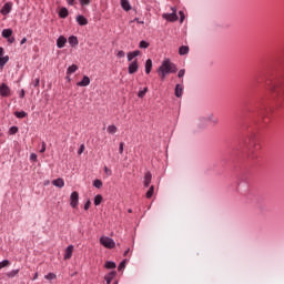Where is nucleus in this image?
Wrapping results in <instances>:
<instances>
[{
    "instance_id": "obj_21",
    "label": "nucleus",
    "mask_w": 284,
    "mask_h": 284,
    "mask_svg": "<svg viewBox=\"0 0 284 284\" xmlns=\"http://www.w3.org/2000/svg\"><path fill=\"white\" fill-rule=\"evenodd\" d=\"M79 70V67L77 64H72L71 67L68 68L67 74H74Z\"/></svg>"
},
{
    "instance_id": "obj_25",
    "label": "nucleus",
    "mask_w": 284,
    "mask_h": 284,
    "mask_svg": "<svg viewBox=\"0 0 284 284\" xmlns=\"http://www.w3.org/2000/svg\"><path fill=\"white\" fill-rule=\"evenodd\" d=\"M106 130L109 134H116L119 129L116 128V125L112 124V125H109Z\"/></svg>"
},
{
    "instance_id": "obj_58",
    "label": "nucleus",
    "mask_w": 284,
    "mask_h": 284,
    "mask_svg": "<svg viewBox=\"0 0 284 284\" xmlns=\"http://www.w3.org/2000/svg\"><path fill=\"white\" fill-rule=\"evenodd\" d=\"M0 57H3V48L0 47Z\"/></svg>"
},
{
    "instance_id": "obj_39",
    "label": "nucleus",
    "mask_w": 284,
    "mask_h": 284,
    "mask_svg": "<svg viewBox=\"0 0 284 284\" xmlns=\"http://www.w3.org/2000/svg\"><path fill=\"white\" fill-rule=\"evenodd\" d=\"M83 152H85V144L80 145V149L78 150V154L81 155L83 154Z\"/></svg>"
},
{
    "instance_id": "obj_55",
    "label": "nucleus",
    "mask_w": 284,
    "mask_h": 284,
    "mask_svg": "<svg viewBox=\"0 0 284 284\" xmlns=\"http://www.w3.org/2000/svg\"><path fill=\"white\" fill-rule=\"evenodd\" d=\"M28 41V39H26V38H23L22 40H21V45H23V43H26Z\"/></svg>"
},
{
    "instance_id": "obj_33",
    "label": "nucleus",
    "mask_w": 284,
    "mask_h": 284,
    "mask_svg": "<svg viewBox=\"0 0 284 284\" xmlns=\"http://www.w3.org/2000/svg\"><path fill=\"white\" fill-rule=\"evenodd\" d=\"M10 261L9 260H3L0 262V270H3V267H9Z\"/></svg>"
},
{
    "instance_id": "obj_52",
    "label": "nucleus",
    "mask_w": 284,
    "mask_h": 284,
    "mask_svg": "<svg viewBox=\"0 0 284 284\" xmlns=\"http://www.w3.org/2000/svg\"><path fill=\"white\" fill-rule=\"evenodd\" d=\"M128 61H132V59H134L135 57L132 54V52L128 53Z\"/></svg>"
},
{
    "instance_id": "obj_46",
    "label": "nucleus",
    "mask_w": 284,
    "mask_h": 284,
    "mask_svg": "<svg viewBox=\"0 0 284 284\" xmlns=\"http://www.w3.org/2000/svg\"><path fill=\"white\" fill-rule=\"evenodd\" d=\"M125 268V261L121 262L120 265L118 266V270L121 272V270Z\"/></svg>"
},
{
    "instance_id": "obj_24",
    "label": "nucleus",
    "mask_w": 284,
    "mask_h": 284,
    "mask_svg": "<svg viewBox=\"0 0 284 284\" xmlns=\"http://www.w3.org/2000/svg\"><path fill=\"white\" fill-rule=\"evenodd\" d=\"M114 276H116V273H114V272L109 273V274L104 277L105 281H106V284L112 283V280L114 278Z\"/></svg>"
},
{
    "instance_id": "obj_50",
    "label": "nucleus",
    "mask_w": 284,
    "mask_h": 284,
    "mask_svg": "<svg viewBox=\"0 0 284 284\" xmlns=\"http://www.w3.org/2000/svg\"><path fill=\"white\" fill-rule=\"evenodd\" d=\"M123 145H125V143L121 142L120 146H119V153L123 154Z\"/></svg>"
},
{
    "instance_id": "obj_61",
    "label": "nucleus",
    "mask_w": 284,
    "mask_h": 284,
    "mask_svg": "<svg viewBox=\"0 0 284 284\" xmlns=\"http://www.w3.org/2000/svg\"><path fill=\"white\" fill-rule=\"evenodd\" d=\"M26 97V91H22L21 98Z\"/></svg>"
},
{
    "instance_id": "obj_4",
    "label": "nucleus",
    "mask_w": 284,
    "mask_h": 284,
    "mask_svg": "<svg viewBox=\"0 0 284 284\" xmlns=\"http://www.w3.org/2000/svg\"><path fill=\"white\" fill-rule=\"evenodd\" d=\"M172 13H163V19H165L166 21H179V16H176V9L172 8Z\"/></svg>"
},
{
    "instance_id": "obj_28",
    "label": "nucleus",
    "mask_w": 284,
    "mask_h": 284,
    "mask_svg": "<svg viewBox=\"0 0 284 284\" xmlns=\"http://www.w3.org/2000/svg\"><path fill=\"white\" fill-rule=\"evenodd\" d=\"M104 267H105L106 270H114V268L116 267V263H114V262H106V263L104 264Z\"/></svg>"
},
{
    "instance_id": "obj_12",
    "label": "nucleus",
    "mask_w": 284,
    "mask_h": 284,
    "mask_svg": "<svg viewBox=\"0 0 284 284\" xmlns=\"http://www.w3.org/2000/svg\"><path fill=\"white\" fill-rule=\"evenodd\" d=\"M151 183H152V173L148 171L144 175V187H150Z\"/></svg>"
},
{
    "instance_id": "obj_54",
    "label": "nucleus",
    "mask_w": 284,
    "mask_h": 284,
    "mask_svg": "<svg viewBox=\"0 0 284 284\" xmlns=\"http://www.w3.org/2000/svg\"><path fill=\"white\" fill-rule=\"evenodd\" d=\"M69 6H74V0H67Z\"/></svg>"
},
{
    "instance_id": "obj_44",
    "label": "nucleus",
    "mask_w": 284,
    "mask_h": 284,
    "mask_svg": "<svg viewBox=\"0 0 284 284\" xmlns=\"http://www.w3.org/2000/svg\"><path fill=\"white\" fill-rule=\"evenodd\" d=\"M104 172L106 176H112V170L108 169V166L104 168Z\"/></svg>"
},
{
    "instance_id": "obj_17",
    "label": "nucleus",
    "mask_w": 284,
    "mask_h": 284,
    "mask_svg": "<svg viewBox=\"0 0 284 284\" xmlns=\"http://www.w3.org/2000/svg\"><path fill=\"white\" fill-rule=\"evenodd\" d=\"M121 7L123 8V10H125L126 12L132 10V7L130 6V1L128 0H121Z\"/></svg>"
},
{
    "instance_id": "obj_3",
    "label": "nucleus",
    "mask_w": 284,
    "mask_h": 284,
    "mask_svg": "<svg viewBox=\"0 0 284 284\" xmlns=\"http://www.w3.org/2000/svg\"><path fill=\"white\" fill-rule=\"evenodd\" d=\"M100 243L101 245H103V247H106L108 250H114V247L116 246L114 240L108 236L100 237Z\"/></svg>"
},
{
    "instance_id": "obj_15",
    "label": "nucleus",
    "mask_w": 284,
    "mask_h": 284,
    "mask_svg": "<svg viewBox=\"0 0 284 284\" xmlns=\"http://www.w3.org/2000/svg\"><path fill=\"white\" fill-rule=\"evenodd\" d=\"M175 97H178V99H181V97H183V85H175Z\"/></svg>"
},
{
    "instance_id": "obj_56",
    "label": "nucleus",
    "mask_w": 284,
    "mask_h": 284,
    "mask_svg": "<svg viewBox=\"0 0 284 284\" xmlns=\"http://www.w3.org/2000/svg\"><path fill=\"white\" fill-rule=\"evenodd\" d=\"M37 278H39V273H36L33 276V281H37Z\"/></svg>"
},
{
    "instance_id": "obj_23",
    "label": "nucleus",
    "mask_w": 284,
    "mask_h": 284,
    "mask_svg": "<svg viewBox=\"0 0 284 284\" xmlns=\"http://www.w3.org/2000/svg\"><path fill=\"white\" fill-rule=\"evenodd\" d=\"M14 116H17V119H26V116H28V113L26 111H17L14 113Z\"/></svg>"
},
{
    "instance_id": "obj_38",
    "label": "nucleus",
    "mask_w": 284,
    "mask_h": 284,
    "mask_svg": "<svg viewBox=\"0 0 284 284\" xmlns=\"http://www.w3.org/2000/svg\"><path fill=\"white\" fill-rule=\"evenodd\" d=\"M10 134H17L19 132V128L17 126H11L9 130Z\"/></svg>"
},
{
    "instance_id": "obj_16",
    "label": "nucleus",
    "mask_w": 284,
    "mask_h": 284,
    "mask_svg": "<svg viewBox=\"0 0 284 284\" xmlns=\"http://www.w3.org/2000/svg\"><path fill=\"white\" fill-rule=\"evenodd\" d=\"M68 14H69L68 8L62 7L59 11L60 19H67Z\"/></svg>"
},
{
    "instance_id": "obj_43",
    "label": "nucleus",
    "mask_w": 284,
    "mask_h": 284,
    "mask_svg": "<svg viewBox=\"0 0 284 284\" xmlns=\"http://www.w3.org/2000/svg\"><path fill=\"white\" fill-rule=\"evenodd\" d=\"M39 83H40L39 78H37L36 80H33V82H32L33 88H39Z\"/></svg>"
},
{
    "instance_id": "obj_57",
    "label": "nucleus",
    "mask_w": 284,
    "mask_h": 284,
    "mask_svg": "<svg viewBox=\"0 0 284 284\" xmlns=\"http://www.w3.org/2000/svg\"><path fill=\"white\" fill-rule=\"evenodd\" d=\"M9 43H12L14 41V38H7Z\"/></svg>"
},
{
    "instance_id": "obj_59",
    "label": "nucleus",
    "mask_w": 284,
    "mask_h": 284,
    "mask_svg": "<svg viewBox=\"0 0 284 284\" xmlns=\"http://www.w3.org/2000/svg\"><path fill=\"white\" fill-rule=\"evenodd\" d=\"M134 21H136L138 23H143V21L139 20V18H135Z\"/></svg>"
},
{
    "instance_id": "obj_2",
    "label": "nucleus",
    "mask_w": 284,
    "mask_h": 284,
    "mask_svg": "<svg viewBox=\"0 0 284 284\" xmlns=\"http://www.w3.org/2000/svg\"><path fill=\"white\" fill-rule=\"evenodd\" d=\"M246 149L248 150V159H256L257 150H261V145L255 136L248 139L246 142Z\"/></svg>"
},
{
    "instance_id": "obj_13",
    "label": "nucleus",
    "mask_w": 284,
    "mask_h": 284,
    "mask_svg": "<svg viewBox=\"0 0 284 284\" xmlns=\"http://www.w3.org/2000/svg\"><path fill=\"white\" fill-rule=\"evenodd\" d=\"M65 43H68V39H65V37H63V36H60L57 40V47L65 48Z\"/></svg>"
},
{
    "instance_id": "obj_5",
    "label": "nucleus",
    "mask_w": 284,
    "mask_h": 284,
    "mask_svg": "<svg viewBox=\"0 0 284 284\" xmlns=\"http://www.w3.org/2000/svg\"><path fill=\"white\" fill-rule=\"evenodd\" d=\"M70 205L75 209L79 207V192L74 191L70 195Z\"/></svg>"
},
{
    "instance_id": "obj_49",
    "label": "nucleus",
    "mask_w": 284,
    "mask_h": 284,
    "mask_svg": "<svg viewBox=\"0 0 284 284\" xmlns=\"http://www.w3.org/2000/svg\"><path fill=\"white\" fill-rule=\"evenodd\" d=\"M81 6H90V0H80Z\"/></svg>"
},
{
    "instance_id": "obj_36",
    "label": "nucleus",
    "mask_w": 284,
    "mask_h": 284,
    "mask_svg": "<svg viewBox=\"0 0 284 284\" xmlns=\"http://www.w3.org/2000/svg\"><path fill=\"white\" fill-rule=\"evenodd\" d=\"M158 74L162 81H165V78L168 77L169 73H165V71H158Z\"/></svg>"
},
{
    "instance_id": "obj_60",
    "label": "nucleus",
    "mask_w": 284,
    "mask_h": 284,
    "mask_svg": "<svg viewBox=\"0 0 284 284\" xmlns=\"http://www.w3.org/2000/svg\"><path fill=\"white\" fill-rule=\"evenodd\" d=\"M129 253H130V248H128V250L124 252V256H128Z\"/></svg>"
},
{
    "instance_id": "obj_41",
    "label": "nucleus",
    "mask_w": 284,
    "mask_h": 284,
    "mask_svg": "<svg viewBox=\"0 0 284 284\" xmlns=\"http://www.w3.org/2000/svg\"><path fill=\"white\" fill-rule=\"evenodd\" d=\"M179 14H180V23H183V21H185V13H183V11H180Z\"/></svg>"
},
{
    "instance_id": "obj_40",
    "label": "nucleus",
    "mask_w": 284,
    "mask_h": 284,
    "mask_svg": "<svg viewBox=\"0 0 284 284\" xmlns=\"http://www.w3.org/2000/svg\"><path fill=\"white\" fill-rule=\"evenodd\" d=\"M179 79H183L185 77V69H181L178 73Z\"/></svg>"
},
{
    "instance_id": "obj_10",
    "label": "nucleus",
    "mask_w": 284,
    "mask_h": 284,
    "mask_svg": "<svg viewBox=\"0 0 284 284\" xmlns=\"http://www.w3.org/2000/svg\"><path fill=\"white\" fill-rule=\"evenodd\" d=\"M74 252V246L69 245L64 252V261H69V258H72V253Z\"/></svg>"
},
{
    "instance_id": "obj_8",
    "label": "nucleus",
    "mask_w": 284,
    "mask_h": 284,
    "mask_svg": "<svg viewBox=\"0 0 284 284\" xmlns=\"http://www.w3.org/2000/svg\"><path fill=\"white\" fill-rule=\"evenodd\" d=\"M139 72V62L135 60L129 64V74H135Z\"/></svg>"
},
{
    "instance_id": "obj_1",
    "label": "nucleus",
    "mask_w": 284,
    "mask_h": 284,
    "mask_svg": "<svg viewBox=\"0 0 284 284\" xmlns=\"http://www.w3.org/2000/svg\"><path fill=\"white\" fill-rule=\"evenodd\" d=\"M179 69L176 64L172 62L170 59H164L162 64L159 67L158 72H165L166 74H174Z\"/></svg>"
},
{
    "instance_id": "obj_34",
    "label": "nucleus",
    "mask_w": 284,
    "mask_h": 284,
    "mask_svg": "<svg viewBox=\"0 0 284 284\" xmlns=\"http://www.w3.org/2000/svg\"><path fill=\"white\" fill-rule=\"evenodd\" d=\"M139 48H142V49H148L150 48V43H148L145 40H142L139 44Z\"/></svg>"
},
{
    "instance_id": "obj_11",
    "label": "nucleus",
    "mask_w": 284,
    "mask_h": 284,
    "mask_svg": "<svg viewBox=\"0 0 284 284\" xmlns=\"http://www.w3.org/2000/svg\"><path fill=\"white\" fill-rule=\"evenodd\" d=\"M0 94L1 97H10V88L7 84H1Z\"/></svg>"
},
{
    "instance_id": "obj_7",
    "label": "nucleus",
    "mask_w": 284,
    "mask_h": 284,
    "mask_svg": "<svg viewBox=\"0 0 284 284\" xmlns=\"http://www.w3.org/2000/svg\"><path fill=\"white\" fill-rule=\"evenodd\" d=\"M10 12H12V2H6L1 9V14L6 17L7 14H10Z\"/></svg>"
},
{
    "instance_id": "obj_51",
    "label": "nucleus",
    "mask_w": 284,
    "mask_h": 284,
    "mask_svg": "<svg viewBox=\"0 0 284 284\" xmlns=\"http://www.w3.org/2000/svg\"><path fill=\"white\" fill-rule=\"evenodd\" d=\"M131 53H132L133 57L136 58V57H139V54H141V51L135 50V51H132Z\"/></svg>"
},
{
    "instance_id": "obj_32",
    "label": "nucleus",
    "mask_w": 284,
    "mask_h": 284,
    "mask_svg": "<svg viewBox=\"0 0 284 284\" xmlns=\"http://www.w3.org/2000/svg\"><path fill=\"white\" fill-rule=\"evenodd\" d=\"M154 194V185L150 186L149 191L146 192V199H152Z\"/></svg>"
},
{
    "instance_id": "obj_20",
    "label": "nucleus",
    "mask_w": 284,
    "mask_h": 284,
    "mask_svg": "<svg viewBox=\"0 0 284 284\" xmlns=\"http://www.w3.org/2000/svg\"><path fill=\"white\" fill-rule=\"evenodd\" d=\"M150 72H152V60L148 59L145 62V73L150 74Z\"/></svg>"
},
{
    "instance_id": "obj_30",
    "label": "nucleus",
    "mask_w": 284,
    "mask_h": 284,
    "mask_svg": "<svg viewBox=\"0 0 284 284\" xmlns=\"http://www.w3.org/2000/svg\"><path fill=\"white\" fill-rule=\"evenodd\" d=\"M102 201H103V196L101 194L95 195L94 205H101Z\"/></svg>"
},
{
    "instance_id": "obj_22",
    "label": "nucleus",
    "mask_w": 284,
    "mask_h": 284,
    "mask_svg": "<svg viewBox=\"0 0 284 284\" xmlns=\"http://www.w3.org/2000/svg\"><path fill=\"white\" fill-rule=\"evenodd\" d=\"M69 43H70V45H72V47L79 45V39H77V37H74V36H71V37L69 38Z\"/></svg>"
},
{
    "instance_id": "obj_53",
    "label": "nucleus",
    "mask_w": 284,
    "mask_h": 284,
    "mask_svg": "<svg viewBox=\"0 0 284 284\" xmlns=\"http://www.w3.org/2000/svg\"><path fill=\"white\" fill-rule=\"evenodd\" d=\"M41 154H43V152H45V143L42 144V149L40 150Z\"/></svg>"
},
{
    "instance_id": "obj_48",
    "label": "nucleus",
    "mask_w": 284,
    "mask_h": 284,
    "mask_svg": "<svg viewBox=\"0 0 284 284\" xmlns=\"http://www.w3.org/2000/svg\"><path fill=\"white\" fill-rule=\"evenodd\" d=\"M30 161H33L34 163H37V154L36 153H31Z\"/></svg>"
},
{
    "instance_id": "obj_35",
    "label": "nucleus",
    "mask_w": 284,
    "mask_h": 284,
    "mask_svg": "<svg viewBox=\"0 0 284 284\" xmlns=\"http://www.w3.org/2000/svg\"><path fill=\"white\" fill-rule=\"evenodd\" d=\"M44 278H47V281H54V278H57V275L54 273H49L44 276Z\"/></svg>"
},
{
    "instance_id": "obj_18",
    "label": "nucleus",
    "mask_w": 284,
    "mask_h": 284,
    "mask_svg": "<svg viewBox=\"0 0 284 284\" xmlns=\"http://www.w3.org/2000/svg\"><path fill=\"white\" fill-rule=\"evenodd\" d=\"M52 183L55 187H63L65 185V182L61 178L54 180Z\"/></svg>"
},
{
    "instance_id": "obj_26",
    "label": "nucleus",
    "mask_w": 284,
    "mask_h": 284,
    "mask_svg": "<svg viewBox=\"0 0 284 284\" xmlns=\"http://www.w3.org/2000/svg\"><path fill=\"white\" fill-rule=\"evenodd\" d=\"M8 61H10V57H8V55L0 57V68H3V65H6V63H8Z\"/></svg>"
},
{
    "instance_id": "obj_19",
    "label": "nucleus",
    "mask_w": 284,
    "mask_h": 284,
    "mask_svg": "<svg viewBox=\"0 0 284 284\" xmlns=\"http://www.w3.org/2000/svg\"><path fill=\"white\" fill-rule=\"evenodd\" d=\"M2 37L4 39H10L12 37V29H3L2 30Z\"/></svg>"
},
{
    "instance_id": "obj_29",
    "label": "nucleus",
    "mask_w": 284,
    "mask_h": 284,
    "mask_svg": "<svg viewBox=\"0 0 284 284\" xmlns=\"http://www.w3.org/2000/svg\"><path fill=\"white\" fill-rule=\"evenodd\" d=\"M93 186L97 187L98 190H101V187H103V182L101 180H94Z\"/></svg>"
},
{
    "instance_id": "obj_27",
    "label": "nucleus",
    "mask_w": 284,
    "mask_h": 284,
    "mask_svg": "<svg viewBox=\"0 0 284 284\" xmlns=\"http://www.w3.org/2000/svg\"><path fill=\"white\" fill-rule=\"evenodd\" d=\"M187 52H190V48L185 45H182L179 50V54L181 55L187 54Z\"/></svg>"
},
{
    "instance_id": "obj_14",
    "label": "nucleus",
    "mask_w": 284,
    "mask_h": 284,
    "mask_svg": "<svg viewBox=\"0 0 284 284\" xmlns=\"http://www.w3.org/2000/svg\"><path fill=\"white\" fill-rule=\"evenodd\" d=\"M75 21H77V23H79V26H88V20L83 16H78L75 18Z\"/></svg>"
},
{
    "instance_id": "obj_42",
    "label": "nucleus",
    "mask_w": 284,
    "mask_h": 284,
    "mask_svg": "<svg viewBox=\"0 0 284 284\" xmlns=\"http://www.w3.org/2000/svg\"><path fill=\"white\" fill-rule=\"evenodd\" d=\"M116 57L118 59H123L125 57V51H118Z\"/></svg>"
},
{
    "instance_id": "obj_45",
    "label": "nucleus",
    "mask_w": 284,
    "mask_h": 284,
    "mask_svg": "<svg viewBox=\"0 0 284 284\" xmlns=\"http://www.w3.org/2000/svg\"><path fill=\"white\" fill-rule=\"evenodd\" d=\"M92 205V202L89 200L85 204H84V210L88 211L90 210V206Z\"/></svg>"
},
{
    "instance_id": "obj_31",
    "label": "nucleus",
    "mask_w": 284,
    "mask_h": 284,
    "mask_svg": "<svg viewBox=\"0 0 284 284\" xmlns=\"http://www.w3.org/2000/svg\"><path fill=\"white\" fill-rule=\"evenodd\" d=\"M19 274V270H12L11 272L7 273L8 278H14Z\"/></svg>"
},
{
    "instance_id": "obj_9",
    "label": "nucleus",
    "mask_w": 284,
    "mask_h": 284,
    "mask_svg": "<svg viewBox=\"0 0 284 284\" xmlns=\"http://www.w3.org/2000/svg\"><path fill=\"white\" fill-rule=\"evenodd\" d=\"M78 88H88L90 85V77L84 75L82 81L77 83Z\"/></svg>"
},
{
    "instance_id": "obj_37",
    "label": "nucleus",
    "mask_w": 284,
    "mask_h": 284,
    "mask_svg": "<svg viewBox=\"0 0 284 284\" xmlns=\"http://www.w3.org/2000/svg\"><path fill=\"white\" fill-rule=\"evenodd\" d=\"M146 93H148V88H144V90L139 91L138 97H139L140 99H143V97H145Z\"/></svg>"
},
{
    "instance_id": "obj_47",
    "label": "nucleus",
    "mask_w": 284,
    "mask_h": 284,
    "mask_svg": "<svg viewBox=\"0 0 284 284\" xmlns=\"http://www.w3.org/2000/svg\"><path fill=\"white\" fill-rule=\"evenodd\" d=\"M210 119H211V122H212L213 125H216V123H219L217 118L210 116Z\"/></svg>"
},
{
    "instance_id": "obj_6",
    "label": "nucleus",
    "mask_w": 284,
    "mask_h": 284,
    "mask_svg": "<svg viewBox=\"0 0 284 284\" xmlns=\"http://www.w3.org/2000/svg\"><path fill=\"white\" fill-rule=\"evenodd\" d=\"M272 92H277V94H283L284 87L282 82H274L271 87Z\"/></svg>"
}]
</instances>
